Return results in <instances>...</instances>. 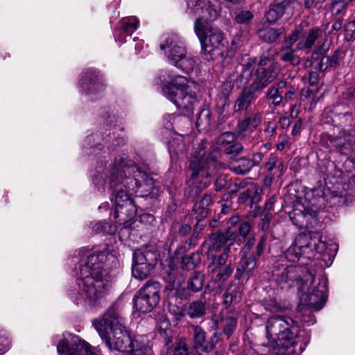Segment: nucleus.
<instances>
[{"label": "nucleus", "instance_id": "nucleus-1", "mask_svg": "<svg viewBox=\"0 0 355 355\" xmlns=\"http://www.w3.org/2000/svg\"><path fill=\"white\" fill-rule=\"evenodd\" d=\"M119 266L118 259L113 252H89L76 267V284L69 296L76 304L94 307L106 294Z\"/></svg>", "mask_w": 355, "mask_h": 355}, {"label": "nucleus", "instance_id": "nucleus-2", "mask_svg": "<svg viewBox=\"0 0 355 355\" xmlns=\"http://www.w3.org/2000/svg\"><path fill=\"white\" fill-rule=\"evenodd\" d=\"M117 163L116 159L110 178V188L113 191L112 196H114L115 221L127 227L136 214V207L130 195L137 191L141 181L150 187L153 182L151 178L133 163Z\"/></svg>", "mask_w": 355, "mask_h": 355}, {"label": "nucleus", "instance_id": "nucleus-3", "mask_svg": "<svg viewBox=\"0 0 355 355\" xmlns=\"http://www.w3.org/2000/svg\"><path fill=\"white\" fill-rule=\"evenodd\" d=\"M278 284H287L288 287L297 286L300 293V311L306 307L314 311L320 310L327 298V279L323 275L315 277L306 268L290 265L281 272L275 274Z\"/></svg>", "mask_w": 355, "mask_h": 355}, {"label": "nucleus", "instance_id": "nucleus-4", "mask_svg": "<svg viewBox=\"0 0 355 355\" xmlns=\"http://www.w3.org/2000/svg\"><path fill=\"white\" fill-rule=\"evenodd\" d=\"M93 326L110 349L125 355H144L151 351L140 338H131L115 307L110 308L101 318L94 320Z\"/></svg>", "mask_w": 355, "mask_h": 355}, {"label": "nucleus", "instance_id": "nucleus-5", "mask_svg": "<svg viewBox=\"0 0 355 355\" xmlns=\"http://www.w3.org/2000/svg\"><path fill=\"white\" fill-rule=\"evenodd\" d=\"M220 10L217 0H187V12L198 16L194 22V31L200 41L202 53L208 60L223 40V33L208 23L217 19Z\"/></svg>", "mask_w": 355, "mask_h": 355}, {"label": "nucleus", "instance_id": "nucleus-6", "mask_svg": "<svg viewBox=\"0 0 355 355\" xmlns=\"http://www.w3.org/2000/svg\"><path fill=\"white\" fill-rule=\"evenodd\" d=\"M266 336L282 348V354L291 353L296 344L297 331L296 322L288 316H272L268 318L266 325Z\"/></svg>", "mask_w": 355, "mask_h": 355}, {"label": "nucleus", "instance_id": "nucleus-7", "mask_svg": "<svg viewBox=\"0 0 355 355\" xmlns=\"http://www.w3.org/2000/svg\"><path fill=\"white\" fill-rule=\"evenodd\" d=\"M164 95L177 107L189 114L198 105V100L194 92L187 85V79L182 76L173 78L162 87Z\"/></svg>", "mask_w": 355, "mask_h": 355}, {"label": "nucleus", "instance_id": "nucleus-8", "mask_svg": "<svg viewBox=\"0 0 355 355\" xmlns=\"http://www.w3.org/2000/svg\"><path fill=\"white\" fill-rule=\"evenodd\" d=\"M205 154L206 151L202 145L199 147L198 150L194 153L191 160L189 167L192 171V179L189 180V183L191 184L193 187L191 190V195L193 193L194 196L198 195L202 189L207 187L206 182L204 183L200 182V185L196 186V178L199 175L207 178L211 175L210 171L211 168H215L216 162L220 156V151L218 148L213 147L206 157H205Z\"/></svg>", "mask_w": 355, "mask_h": 355}, {"label": "nucleus", "instance_id": "nucleus-9", "mask_svg": "<svg viewBox=\"0 0 355 355\" xmlns=\"http://www.w3.org/2000/svg\"><path fill=\"white\" fill-rule=\"evenodd\" d=\"M160 49L164 51L168 62L187 73L192 71L196 64V60L187 55L184 43L176 35H168L160 44Z\"/></svg>", "mask_w": 355, "mask_h": 355}, {"label": "nucleus", "instance_id": "nucleus-10", "mask_svg": "<svg viewBox=\"0 0 355 355\" xmlns=\"http://www.w3.org/2000/svg\"><path fill=\"white\" fill-rule=\"evenodd\" d=\"M322 198H313L306 205H297L289 212V217L293 225L300 228H309L318 223V212L322 209Z\"/></svg>", "mask_w": 355, "mask_h": 355}, {"label": "nucleus", "instance_id": "nucleus-11", "mask_svg": "<svg viewBox=\"0 0 355 355\" xmlns=\"http://www.w3.org/2000/svg\"><path fill=\"white\" fill-rule=\"evenodd\" d=\"M132 257L133 277L139 280L146 279L154 268L156 254L148 250H137L134 251Z\"/></svg>", "mask_w": 355, "mask_h": 355}, {"label": "nucleus", "instance_id": "nucleus-12", "mask_svg": "<svg viewBox=\"0 0 355 355\" xmlns=\"http://www.w3.org/2000/svg\"><path fill=\"white\" fill-rule=\"evenodd\" d=\"M59 355H97L90 345L78 336L71 334L64 335L57 346Z\"/></svg>", "mask_w": 355, "mask_h": 355}, {"label": "nucleus", "instance_id": "nucleus-13", "mask_svg": "<svg viewBox=\"0 0 355 355\" xmlns=\"http://www.w3.org/2000/svg\"><path fill=\"white\" fill-rule=\"evenodd\" d=\"M304 254L306 250H313L322 253L326 249V243L322 241V236L318 232H308L296 236L293 243Z\"/></svg>", "mask_w": 355, "mask_h": 355}, {"label": "nucleus", "instance_id": "nucleus-14", "mask_svg": "<svg viewBox=\"0 0 355 355\" xmlns=\"http://www.w3.org/2000/svg\"><path fill=\"white\" fill-rule=\"evenodd\" d=\"M279 72L278 64L273 63L268 69L257 68L253 74V80L250 87L253 92H261L275 80Z\"/></svg>", "mask_w": 355, "mask_h": 355}, {"label": "nucleus", "instance_id": "nucleus-15", "mask_svg": "<svg viewBox=\"0 0 355 355\" xmlns=\"http://www.w3.org/2000/svg\"><path fill=\"white\" fill-rule=\"evenodd\" d=\"M79 85L86 94L101 92L103 89L101 76L93 69H88L83 73Z\"/></svg>", "mask_w": 355, "mask_h": 355}, {"label": "nucleus", "instance_id": "nucleus-16", "mask_svg": "<svg viewBox=\"0 0 355 355\" xmlns=\"http://www.w3.org/2000/svg\"><path fill=\"white\" fill-rule=\"evenodd\" d=\"M333 144L342 154L351 153L355 148V130L348 132H340L333 141Z\"/></svg>", "mask_w": 355, "mask_h": 355}, {"label": "nucleus", "instance_id": "nucleus-17", "mask_svg": "<svg viewBox=\"0 0 355 355\" xmlns=\"http://www.w3.org/2000/svg\"><path fill=\"white\" fill-rule=\"evenodd\" d=\"M255 268L256 259L254 254H251L249 257L244 256L238 264L234 277L238 280L245 278L248 281L253 275Z\"/></svg>", "mask_w": 355, "mask_h": 355}, {"label": "nucleus", "instance_id": "nucleus-18", "mask_svg": "<svg viewBox=\"0 0 355 355\" xmlns=\"http://www.w3.org/2000/svg\"><path fill=\"white\" fill-rule=\"evenodd\" d=\"M236 234L229 227L225 232H216L212 234L208 240L209 250L217 252L229 241H233L236 239Z\"/></svg>", "mask_w": 355, "mask_h": 355}, {"label": "nucleus", "instance_id": "nucleus-19", "mask_svg": "<svg viewBox=\"0 0 355 355\" xmlns=\"http://www.w3.org/2000/svg\"><path fill=\"white\" fill-rule=\"evenodd\" d=\"M262 114L259 112H252L240 121L236 127V131L239 135H244L248 130L257 128L261 123Z\"/></svg>", "mask_w": 355, "mask_h": 355}, {"label": "nucleus", "instance_id": "nucleus-20", "mask_svg": "<svg viewBox=\"0 0 355 355\" xmlns=\"http://www.w3.org/2000/svg\"><path fill=\"white\" fill-rule=\"evenodd\" d=\"M161 284L157 282H148L138 292L137 295L146 298L156 306L160 300Z\"/></svg>", "mask_w": 355, "mask_h": 355}, {"label": "nucleus", "instance_id": "nucleus-21", "mask_svg": "<svg viewBox=\"0 0 355 355\" xmlns=\"http://www.w3.org/2000/svg\"><path fill=\"white\" fill-rule=\"evenodd\" d=\"M193 332L194 347L198 352H209L214 348L213 340L209 345H205L206 332L199 326L191 327Z\"/></svg>", "mask_w": 355, "mask_h": 355}, {"label": "nucleus", "instance_id": "nucleus-22", "mask_svg": "<svg viewBox=\"0 0 355 355\" xmlns=\"http://www.w3.org/2000/svg\"><path fill=\"white\" fill-rule=\"evenodd\" d=\"M255 92H253L251 87H245L235 101L234 112H239L247 110L255 100Z\"/></svg>", "mask_w": 355, "mask_h": 355}, {"label": "nucleus", "instance_id": "nucleus-23", "mask_svg": "<svg viewBox=\"0 0 355 355\" xmlns=\"http://www.w3.org/2000/svg\"><path fill=\"white\" fill-rule=\"evenodd\" d=\"M286 88L287 83L284 80H281L268 89L266 97L268 100L271 101L272 105L275 107L279 106L283 101V94L284 89Z\"/></svg>", "mask_w": 355, "mask_h": 355}, {"label": "nucleus", "instance_id": "nucleus-24", "mask_svg": "<svg viewBox=\"0 0 355 355\" xmlns=\"http://www.w3.org/2000/svg\"><path fill=\"white\" fill-rule=\"evenodd\" d=\"M322 31L318 28H313L304 33L302 39L296 45L297 50H309L315 44L316 40L321 37Z\"/></svg>", "mask_w": 355, "mask_h": 355}, {"label": "nucleus", "instance_id": "nucleus-25", "mask_svg": "<svg viewBox=\"0 0 355 355\" xmlns=\"http://www.w3.org/2000/svg\"><path fill=\"white\" fill-rule=\"evenodd\" d=\"M288 6V2L287 1L276 0L266 14L267 21L274 23L277 21L284 14Z\"/></svg>", "mask_w": 355, "mask_h": 355}, {"label": "nucleus", "instance_id": "nucleus-26", "mask_svg": "<svg viewBox=\"0 0 355 355\" xmlns=\"http://www.w3.org/2000/svg\"><path fill=\"white\" fill-rule=\"evenodd\" d=\"M264 168L268 173H272L276 174V176H280L283 173L284 166L283 162L279 159L278 157L272 153L265 163Z\"/></svg>", "mask_w": 355, "mask_h": 355}, {"label": "nucleus", "instance_id": "nucleus-27", "mask_svg": "<svg viewBox=\"0 0 355 355\" xmlns=\"http://www.w3.org/2000/svg\"><path fill=\"white\" fill-rule=\"evenodd\" d=\"M206 310L205 302L197 300L189 305L187 313L192 319L201 318L205 315Z\"/></svg>", "mask_w": 355, "mask_h": 355}, {"label": "nucleus", "instance_id": "nucleus-28", "mask_svg": "<svg viewBox=\"0 0 355 355\" xmlns=\"http://www.w3.org/2000/svg\"><path fill=\"white\" fill-rule=\"evenodd\" d=\"M296 51V48L287 49L286 45H284L280 49V59L284 62H289L293 66L298 65L301 62V58L295 54Z\"/></svg>", "mask_w": 355, "mask_h": 355}, {"label": "nucleus", "instance_id": "nucleus-29", "mask_svg": "<svg viewBox=\"0 0 355 355\" xmlns=\"http://www.w3.org/2000/svg\"><path fill=\"white\" fill-rule=\"evenodd\" d=\"M139 20L134 16L122 18L120 21V29L128 35L135 31L139 26Z\"/></svg>", "mask_w": 355, "mask_h": 355}, {"label": "nucleus", "instance_id": "nucleus-30", "mask_svg": "<svg viewBox=\"0 0 355 355\" xmlns=\"http://www.w3.org/2000/svg\"><path fill=\"white\" fill-rule=\"evenodd\" d=\"M232 243H230L227 246H226L219 256L213 257L211 263L209 265L208 269L214 272L217 268L224 265L229 257V253L230 252V246Z\"/></svg>", "mask_w": 355, "mask_h": 355}, {"label": "nucleus", "instance_id": "nucleus-31", "mask_svg": "<svg viewBox=\"0 0 355 355\" xmlns=\"http://www.w3.org/2000/svg\"><path fill=\"white\" fill-rule=\"evenodd\" d=\"M253 166V163L251 162L250 159L242 157L237 161V164L232 166L230 169L236 174L245 175L248 173Z\"/></svg>", "mask_w": 355, "mask_h": 355}, {"label": "nucleus", "instance_id": "nucleus-32", "mask_svg": "<svg viewBox=\"0 0 355 355\" xmlns=\"http://www.w3.org/2000/svg\"><path fill=\"white\" fill-rule=\"evenodd\" d=\"M155 306L150 303L146 298L136 294L134 297V309L135 310L146 313L150 312Z\"/></svg>", "mask_w": 355, "mask_h": 355}, {"label": "nucleus", "instance_id": "nucleus-33", "mask_svg": "<svg viewBox=\"0 0 355 355\" xmlns=\"http://www.w3.org/2000/svg\"><path fill=\"white\" fill-rule=\"evenodd\" d=\"M204 285V276L200 272H196L187 282V288L192 292H198Z\"/></svg>", "mask_w": 355, "mask_h": 355}, {"label": "nucleus", "instance_id": "nucleus-34", "mask_svg": "<svg viewBox=\"0 0 355 355\" xmlns=\"http://www.w3.org/2000/svg\"><path fill=\"white\" fill-rule=\"evenodd\" d=\"M282 33V31L281 28H265L259 31V37L263 41L271 43L275 42Z\"/></svg>", "mask_w": 355, "mask_h": 355}, {"label": "nucleus", "instance_id": "nucleus-35", "mask_svg": "<svg viewBox=\"0 0 355 355\" xmlns=\"http://www.w3.org/2000/svg\"><path fill=\"white\" fill-rule=\"evenodd\" d=\"M211 196L205 195L200 202L194 205L193 210L200 217H206L208 214V207L211 203Z\"/></svg>", "mask_w": 355, "mask_h": 355}, {"label": "nucleus", "instance_id": "nucleus-36", "mask_svg": "<svg viewBox=\"0 0 355 355\" xmlns=\"http://www.w3.org/2000/svg\"><path fill=\"white\" fill-rule=\"evenodd\" d=\"M302 254L304 253L302 250L292 243L284 252V257L288 261L295 263L299 261Z\"/></svg>", "mask_w": 355, "mask_h": 355}, {"label": "nucleus", "instance_id": "nucleus-37", "mask_svg": "<svg viewBox=\"0 0 355 355\" xmlns=\"http://www.w3.org/2000/svg\"><path fill=\"white\" fill-rule=\"evenodd\" d=\"M302 36H304L302 28L297 27L288 37H286L284 45H286L287 49L291 48Z\"/></svg>", "mask_w": 355, "mask_h": 355}, {"label": "nucleus", "instance_id": "nucleus-38", "mask_svg": "<svg viewBox=\"0 0 355 355\" xmlns=\"http://www.w3.org/2000/svg\"><path fill=\"white\" fill-rule=\"evenodd\" d=\"M238 77V75L236 73L231 74L222 85V92L224 96H227L230 92H232L234 85L236 84L237 87H240L241 85L236 82V79Z\"/></svg>", "mask_w": 355, "mask_h": 355}, {"label": "nucleus", "instance_id": "nucleus-39", "mask_svg": "<svg viewBox=\"0 0 355 355\" xmlns=\"http://www.w3.org/2000/svg\"><path fill=\"white\" fill-rule=\"evenodd\" d=\"M94 231L96 233H103L107 234H114L116 227L114 225L105 222H98L94 227Z\"/></svg>", "mask_w": 355, "mask_h": 355}, {"label": "nucleus", "instance_id": "nucleus-40", "mask_svg": "<svg viewBox=\"0 0 355 355\" xmlns=\"http://www.w3.org/2000/svg\"><path fill=\"white\" fill-rule=\"evenodd\" d=\"M243 150V147L240 143H234L228 146L225 149V153L227 155L230 159H234Z\"/></svg>", "mask_w": 355, "mask_h": 355}, {"label": "nucleus", "instance_id": "nucleus-41", "mask_svg": "<svg viewBox=\"0 0 355 355\" xmlns=\"http://www.w3.org/2000/svg\"><path fill=\"white\" fill-rule=\"evenodd\" d=\"M253 18V15L250 11L242 10L238 12L235 16V21L237 24H243L249 23Z\"/></svg>", "mask_w": 355, "mask_h": 355}, {"label": "nucleus", "instance_id": "nucleus-42", "mask_svg": "<svg viewBox=\"0 0 355 355\" xmlns=\"http://www.w3.org/2000/svg\"><path fill=\"white\" fill-rule=\"evenodd\" d=\"M234 270V267L229 264L225 268L220 270L218 273L216 275V280L224 282L227 279H228L231 275L232 274Z\"/></svg>", "mask_w": 355, "mask_h": 355}, {"label": "nucleus", "instance_id": "nucleus-43", "mask_svg": "<svg viewBox=\"0 0 355 355\" xmlns=\"http://www.w3.org/2000/svg\"><path fill=\"white\" fill-rule=\"evenodd\" d=\"M224 333L227 336H231L236 325V320L233 316H228L225 319Z\"/></svg>", "mask_w": 355, "mask_h": 355}, {"label": "nucleus", "instance_id": "nucleus-44", "mask_svg": "<svg viewBox=\"0 0 355 355\" xmlns=\"http://www.w3.org/2000/svg\"><path fill=\"white\" fill-rule=\"evenodd\" d=\"M272 218V213L264 214L261 215V221L258 225L259 228L262 231H266L269 227V224Z\"/></svg>", "mask_w": 355, "mask_h": 355}, {"label": "nucleus", "instance_id": "nucleus-45", "mask_svg": "<svg viewBox=\"0 0 355 355\" xmlns=\"http://www.w3.org/2000/svg\"><path fill=\"white\" fill-rule=\"evenodd\" d=\"M188 349L184 342L179 341L176 343L173 355H188Z\"/></svg>", "mask_w": 355, "mask_h": 355}, {"label": "nucleus", "instance_id": "nucleus-46", "mask_svg": "<svg viewBox=\"0 0 355 355\" xmlns=\"http://www.w3.org/2000/svg\"><path fill=\"white\" fill-rule=\"evenodd\" d=\"M345 35L347 40H351L355 37V21L347 23L345 26Z\"/></svg>", "mask_w": 355, "mask_h": 355}, {"label": "nucleus", "instance_id": "nucleus-47", "mask_svg": "<svg viewBox=\"0 0 355 355\" xmlns=\"http://www.w3.org/2000/svg\"><path fill=\"white\" fill-rule=\"evenodd\" d=\"M251 230V225L248 221L241 222L238 227L239 234L243 237L247 236Z\"/></svg>", "mask_w": 355, "mask_h": 355}, {"label": "nucleus", "instance_id": "nucleus-48", "mask_svg": "<svg viewBox=\"0 0 355 355\" xmlns=\"http://www.w3.org/2000/svg\"><path fill=\"white\" fill-rule=\"evenodd\" d=\"M196 257H198V254L192 253L190 255L183 257V264L185 265L187 268H193L197 263V260L196 259Z\"/></svg>", "mask_w": 355, "mask_h": 355}, {"label": "nucleus", "instance_id": "nucleus-49", "mask_svg": "<svg viewBox=\"0 0 355 355\" xmlns=\"http://www.w3.org/2000/svg\"><path fill=\"white\" fill-rule=\"evenodd\" d=\"M265 308L270 312H277L280 309V305L275 300L270 299L266 301Z\"/></svg>", "mask_w": 355, "mask_h": 355}, {"label": "nucleus", "instance_id": "nucleus-50", "mask_svg": "<svg viewBox=\"0 0 355 355\" xmlns=\"http://www.w3.org/2000/svg\"><path fill=\"white\" fill-rule=\"evenodd\" d=\"M236 139L235 134L231 132L223 133L219 137V141L222 144H230Z\"/></svg>", "mask_w": 355, "mask_h": 355}, {"label": "nucleus", "instance_id": "nucleus-51", "mask_svg": "<svg viewBox=\"0 0 355 355\" xmlns=\"http://www.w3.org/2000/svg\"><path fill=\"white\" fill-rule=\"evenodd\" d=\"M295 89L293 87H288L286 89H284V92L283 94V101H290L293 99L295 96Z\"/></svg>", "mask_w": 355, "mask_h": 355}, {"label": "nucleus", "instance_id": "nucleus-52", "mask_svg": "<svg viewBox=\"0 0 355 355\" xmlns=\"http://www.w3.org/2000/svg\"><path fill=\"white\" fill-rule=\"evenodd\" d=\"M301 320L304 322L307 323L308 324H313L316 320L315 318V316L311 314L310 312L306 313V311H304V313H302L301 314Z\"/></svg>", "mask_w": 355, "mask_h": 355}, {"label": "nucleus", "instance_id": "nucleus-53", "mask_svg": "<svg viewBox=\"0 0 355 355\" xmlns=\"http://www.w3.org/2000/svg\"><path fill=\"white\" fill-rule=\"evenodd\" d=\"M331 60L329 56H323L322 57L320 63L318 64V67L320 70L321 71H325L329 67H331L330 66Z\"/></svg>", "mask_w": 355, "mask_h": 355}, {"label": "nucleus", "instance_id": "nucleus-54", "mask_svg": "<svg viewBox=\"0 0 355 355\" xmlns=\"http://www.w3.org/2000/svg\"><path fill=\"white\" fill-rule=\"evenodd\" d=\"M10 345V341L7 337L0 335V354L5 352Z\"/></svg>", "mask_w": 355, "mask_h": 355}, {"label": "nucleus", "instance_id": "nucleus-55", "mask_svg": "<svg viewBox=\"0 0 355 355\" xmlns=\"http://www.w3.org/2000/svg\"><path fill=\"white\" fill-rule=\"evenodd\" d=\"M347 3L342 1L341 0H335L332 3V8L336 11V13L341 12L342 10L345 8Z\"/></svg>", "mask_w": 355, "mask_h": 355}, {"label": "nucleus", "instance_id": "nucleus-56", "mask_svg": "<svg viewBox=\"0 0 355 355\" xmlns=\"http://www.w3.org/2000/svg\"><path fill=\"white\" fill-rule=\"evenodd\" d=\"M94 184L98 187V189L101 191V188L104 189L105 179L103 175H98L93 179Z\"/></svg>", "mask_w": 355, "mask_h": 355}, {"label": "nucleus", "instance_id": "nucleus-57", "mask_svg": "<svg viewBox=\"0 0 355 355\" xmlns=\"http://www.w3.org/2000/svg\"><path fill=\"white\" fill-rule=\"evenodd\" d=\"M140 221L150 225L155 222L154 216L150 214H144L140 216Z\"/></svg>", "mask_w": 355, "mask_h": 355}, {"label": "nucleus", "instance_id": "nucleus-58", "mask_svg": "<svg viewBox=\"0 0 355 355\" xmlns=\"http://www.w3.org/2000/svg\"><path fill=\"white\" fill-rule=\"evenodd\" d=\"M340 51H336L334 52V55H332V57H330L331 67H336V66L338 65L339 61H340Z\"/></svg>", "mask_w": 355, "mask_h": 355}, {"label": "nucleus", "instance_id": "nucleus-59", "mask_svg": "<svg viewBox=\"0 0 355 355\" xmlns=\"http://www.w3.org/2000/svg\"><path fill=\"white\" fill-rule=\"evenodd\" d=\"M274 203H275L274 198H270L268 200H267L265 204V209H264L263 213H264V214L272 213L273 211Z\"/></svg>", "mask_w": 355, "mask_h": 355}, {"label": "nucleus", "instance_id": "nucleus-60", "mask_svg": "<svg viewBox=\"0 0 355 355\" xmlns=\"http://www.w3.org/2000/svg\"><path fill=\"white\" fill-rule=\"evenodd\" d=\"M263 157L264 154L261 152L254 153L252 156V159H251V162L253 163V166L259 165L263 160Z\"/></svg>", "mask_w": 355, "mask_h": 355}, {"label": "nucleus", "instance_id": "nucleus-61", "mask_svg": "<svg viewBox=\"0 0 355 355\" xmlns=\"http://www.w3.org/2000/svg\"><path fill=\"white\" fill-rule=\"evenodd\" d=\"M255 243V237L253 236L250 238L246 242L245 245L243 247V251L245 253H248L250 251L252 247L254 245Z\"/></svg>", "mask_w": 355, "mask_h": 355}, {"label": "nucleus", "instance_id": "nucleus-62", "mask_svg": "<svg viewBox=\"0 0 355 355\" xmlns=\"http://www.w3.org/2000/svg\"><path fill=\"white\" fill-rule=\"evenodd\" d=\"M319 79V74L316 71H311L309 73V83L311 85H315Z\"/></svg>", "mask_w": 355, "mask_h": 355}, {"label": "nucleus", "instance_id": "nucleus-63", "mask_svg": "<svg viewBox=\"0 0 355 355\" xmlns=\"http://www.w3.org/2000/svg\"><path fill=\"white\" fill-rule=\"evenodd\" d=\"M275 175H276V174L268 173L263 180V184L266 187H270L271 185Z\"/></svg>", "mask_w": 355, "mask_h": 355}, {"label": "nucleus", "instance_id": "nucleus-64", "mask_svg": "<svg viewBox=\"0 0 355 355\" xmlns=\"http://www.w3.org/2000/svg\"><path fill=\"white\" fill-rule=\"evenodd\" d=\"M191 227L188 225H183L179 230V234L181 236H186L191 232Z\"/></svg>", "mask_w": 355, "mask_h": 355}]
</instances>
